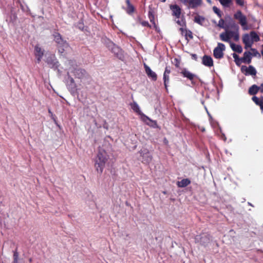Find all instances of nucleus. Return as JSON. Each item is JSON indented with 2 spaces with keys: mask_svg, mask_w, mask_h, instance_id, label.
Wrapping results in <instances>:
<instances>
[{
  "mask_svg": "<svg viewBox=\"0 0 263 263\" xmlns=\"http://www.w3.org/2000/svg\"><path fill=\"white\" fill-rule=\"evenodd\" d=\"M234 39L235 41H238L239 39V35L238 31H233V34L232 35V38Z\"/></svg>",
  "mask_w": 263,
  "mask_h": 263,
  "instance_id": "34",
  "label": "nucleus"
},
{
  "mask_svg": "<svg viewBox=\"0 0 263 263\" xmlns=\"http://www.w3.org/2000/svg\"><path fill=\"white\" fill-rule=\"evenodd\" d=\"M230 27H231V28L234 29L236 31L239 30V26L237 24H236L234 21H232L230 23Z\"/></svg>",
  "mask_w": 263,
  "mask_h": 263,
  "instance_id": "33",
  "label": "nucleus"
},
{
  "mask_svg": "<svg viewBox=\"0 0 263 263\" xmlns=\"http://www.w3.org/2000/svg\"><path fill=\"white\" fill-rule=\"evenodd\" d=\"M226 49L225 45L221 43H218L217 46L213 50V55L217 59H220L223 57V51Z\"/></svg>",
  "mask_w": 263,
  "mask_h": 263,
  "instance_id": "6",
  "label": "nucleus"
},
{
  "mask_svg": "<svg viewBox=\"0 0 263 263\" xmlns=\"http://www.w3.org/2000/svg\"><path fill=\"white\" fill-rule=\"evenodd\" d=\"M148 16L150 22L153 24L154 27L155 29H157V26L155 21V15L154 14V12L152 10H149L148 11Z\"/></svg>",
  "mask_w": 263,
  "mask_h": 263,
  "instance_id": "24",
  "label": "nucleus"
},
{
  "mask_svg": "<svg viewBox=\"0 0 263 263\" xmlns=\"http://www.w3.org/2000/svg\"><path fill=\"white\" fill-rule=\"evenodd\" d=\"M250 37L251 39V41L257 42L260 40V38L259 35L257 34V33L255 31H251L250 32Z\"/></svg>",
  "mask_w": 263,
  "mask_h": 263,
  "instance_id": "27",
  "label": "nucleus"
},
{
  "mask_svg": "<svg viewBox=\"0 0 263 263\" xmlns=\"http://www.w3.org/2000/svg\"><path fill=\"white\" fill-rule=\"evenodd\" d=\"M242 42L245 45V48L251 47L253 44V42L250 39V36L248 34H245L242 36Z\"/></svg>",
  "mask_w": 263,
  "mask_h": 263,
  "instance_id": "18",
  "label": "nucleus"
},
{
  "mask_svg": "<svg viewBox=\"0 0 263 263\" xmlns=\"http://www.w3.org/2000/svg\"><path fill=\"white\" fill-rule=\"evenodd\" d=\"M202 63L205 66L212 67L213 66V61L212 58L207 55H204L202 59Z\"/></svg>",
  "mask_w": 263,
  "mask_h": 263,
  "instance_id": "17",
  "label": "nucleus"
},
{
  "mask_svg": "<svg viewBox=\"0 0 263 263\" xmlns=\"http://www.w3.org/2000/svg\"><path fill=\"white\" fill-rule=\"evenodd\" d=\"M44 54V50L42 49L39 45H36L34 47V55L36 58L37 62L39 63L41 61Z\"/></svg>",
  "mask_w": 263,
  "mask_h": 263,
  "instance_id": "13",
  "label": "nucleus"
},
{
  "mask_svg": "<svg viewBox=\"0 0 263 263\" xmlns=\"http://www.w3.org/2000/svg\"><path fill=\"white\" fill-rule=\"evenodd\" d=\"M261 54L262 56V59H263V45H262V50L261 51Z\"/></svg>",
  "mask_w": 263,
  "mask_h": 263,
  "instance_id": "48",
  "label": "nucleus"
},
{
  "mask_svg": "<svg viewBox=\"0 0 263 263\" xmlns=\"http://www.w3.org/2000/svg\"><path fill=\"white\" fill-rule=\"evenodd\" d=\"M233 34V31H226L222 32L219 35L220 39L223 42L232 43L231 39H232V35Z\"/></svg>",
  "mask_w": 263,
  "mask_h": 263,
  "instance_id": "9",
  "label": "nucleus"
},
{
  "mask_svg": "<svg viewBox=\"0 0 263 263\" xmlns=\"http://www.w3.org/2000/svg\"><path fill=\"white\" fill-rule=\"evenodd\" d=\"M170 8L172 11V15L177 18H179L181 14V9L177 5H171Z\"/></svg>",
  "mask_w": 263,
  "mask_h": 263,
  "instance_id": "10",
  "label": "nucleus"
},
{
  "mask_svg": "<svg viewBox=\"0 0 263 263\" xmlns=\"http://www.w3.org/2000/svg\"><path fill=\"white\" fill-rule=\"evenodd\" d=\"M18 261V253L16 249L13 252V261Z\"/></svg>",
  "mask_w": 263,
  "mask_h": 263,
  "instance_id": "37",
  "label": "nucleus"
},
{
  "mask_svg": "<svg viewBox=\"0 0 263 263\" xmlns=\"http://www.w3.org/2000/svg\"><path fill=\"white\" fill-rule=\"evenodd\" d=\"M68 78L66 80V85L68 89L71 91H74L77 89V85L74 79L68 73Z\"/></svg>",
  "mask_w": 263,
  "mask_h": 263,
  "instance_id": "11",
  "label": "nucleus"
},
{
  "mask_svg": "<svg viewBox=\"0 0 263 263\" xmlns=\"http://www.w3.org/2000/svg\"><path fill=\"white\" fill-rule=\"evenodd\" d=\"M46 63L49 65V67L53 69H57L60 64L55 55H50L46 59Z\"/></svg>",
  "mask_w": 263,
  "mask_h": 263,
  "instance_id": "8",
  "label": "nucleus"
},
{
  "mask_svg": "<svg viewBox=\"0 0 263 263\" xmlns=\"http://www.w3.org/2000/svg\"><path fill=\"white\" fill-rule=\"evenodd\" d=\"M236 4L241 7H243L245 4V2L243 0H235Z\"/></svg>",
  "mask_w": 263,
  "mask_h": 263,
  "instance_id": "40",
  "label": "nucleus"
},
{
  "mask_svg": "<svg viewBox=\"0 0 263 263\" xmlns=\"http://www.w3.org/2000/svg\"><path fill=\"white\" fill-rule=\"evenodd\" d=\"M230 46L234 51L237 52L239 53H241L242 51V48L240 45H236L232 43L230 44Z\"/></svg>",
  "mask_w": 263,
  "mask_h": 263,
  "instance_id": "25",
  "label": "nucleus"
},
{
  "mask_svg": "<svg viewBox=\"0 0 263 263\" xmlns=\"http://www.w3.org/2000/svg\"><path fill=\"white\" fill-rule=\"evenodd\" d=\"M224 21L223 19H220L219 21L218 26L220 28H224Z\"/></svg>",
  "mask_w": 263,
  "mask_h": 263,
  "instance_id": "41",
  "label": "nucleus"
},
{
  "mask_svg": "<svg viewBox=\"0 0 263 263\" xmlns=\"http://www.w3.org/2000/svg\"><path fill=\"white\" fill-rule=\"evenodd\" d=\"M180 30L182 32H184V29H183L182 28H180Z\"/></svg>",
  "mask_w": 263,
  "mask_h": 263,
  "instance_id": "50",
  "label": "nucleus"
},
{
  "mask_svg": "<svg viewBox=\"0 0 263 263\" xmlns=\"http://www.w3.org/2000/svg\"><path fill=\"white\" fill-rule=\"evenodd\" d=\"M191 183L190 179L186 178L183 179L180 181H178L177 184L179 187H184L189 185Z\"/></svg>",
  "mask_w": 263,
  "mask_h": 263,
  "instance_id": "22",
  "label": "nucleus"
},
{
  "mask_svg": "<svg viewBox=\"0 0 263 263\" xmlns=\"http://www.w3.org/2000/svg\"><path fill=\"white\" fill-rule=\"evenodd\" d=\"M48 111L49 114L50 115L51 118H53L54 115L53 114V113L51 111V109L49 108Z\"/></svg>",
  "mask_w": 263,
  "mask_h": 263,
  "instance_id": "46",
  "label": "nucleus"
},
{
  "mask_svg": "<svg viewBox=\"0 0 263 263\" xmlns=\"http://www.w3.org/2000/svg\"><path fill=\"white\" fill-rule=\"evenodd\" d=\"M185 36L186 39H187V37H189L190 39H192L193 38L192 32L191 30H185Z\"/></svg>",
  "mask_w": 263,
  "mask_h": 263,
  "instance_id": "36",
  "label": "nucleus"
},
{
  "mask_svg": "<svg viewBox=\"0 0 263 263\" xmlns=\"http://www.w3.org/2000/svg\"><path fill=\"white\" fill-rule=\"evenodd\" d=\"M146 120H148L149 121H150V122H151L152 123H154L155 124H156V122L155 121H153L150 118H149L148 117L144 115V121H146Z\"/></svg>",
  "mask_w": 263,
  "mask_h": 263,
  "instance_id": "42",
  "label": "nucleus"
},
{
  "mask_svg": "<svg viewBox=\"0 0 263 263\" xmlns=\"http://www.w3.org/2000/svg\"><path fill=\"white\" fill-rule=\"evenodd\" d=\"M171 67H169V66H166L165 67V70H164V72L163 73V74L169 75L170 76V74L171 73Z\"/></svg>",
  "mask_w": 263,
  "mask_h": 263,
  "instance_id": "39",
  "label": "nucleus"
},
{
  "mask_svg": "<svg viewBox=\"0 0 263 263\" xmlns=\"http://www.w3.org/2000/svg\"><path fill=\"white\" fill-rule=\"evenodd\" d=\"M175 65L176 67L178 68L180 66V61L177 59H175Z\"/></svg>",
  "mask_w": 263,
  "mask_h": 263,
  "instance_id": "43",
  "label": "nucleus"
},
{
  "mask_svg": "<svg viewBox=\"0 0 263 263\" xmlns=\"http://www.w3.org/2000/svg\"><path fill=\"white\" fill-rule=\"evenodd\" d=\"M251 53L249 51H246L243 53V56L240 59L241 63L250 64L251 62Z\"/></svg>",
  "mask_w": 263,
  "mask_h": 263,
  "instance_id": "20",
  "label": "nucleus"
},
{
  "mask_svg": "<svg viewBox=\"0 0 263 263\" xmlns=\"http://www.w3.org/2000/svg\"><path fill=\"white\" fill-rule=\"evenodd\" d=\"M213 11L219 17H221L222 16V12L220 10L219 8H218L216 6H214L213 7Z\"/></svg>",
  "mask_w": 263,
  "mask_h": 263,
  "instance_id": "32",
  "label": "nucleus"
},
{
  "mask_svg": "<svg viewBox=\"0 0 263 263\" xmlns=\"http://www.w3.org/2000/svg\"><path fill=\"white\" fill-rule=\"evenodd\" d=\"M259 90L260 91V92H263V83H262L261 85H260V86L259 87Z\"/></svg>",
  "mask_w": 263,
  "mask_h": 263,
  "instance_id": "47",
  "label": "nucleus"
},
{
  "mask_svg": "<svg viewBox=\"0 0 263 263\" xmlns=\"http://www.w3.org/2000/svg\"><path fill=\"white\" fill-rule=\"evenodd\" d=\"M211 241V236L206 233H202L195 237V243L204 248L208 247Z\"/></svg>",
  "mask_w": 263,
  "mask_h": 263,
  "instance_id": "2",
  "label": "nucleus"
},
{
  "mask_svg": "<svg viewBox=\"0 0 263 263\" xmlns=\"http://www.w3.org/2000/svg\"><path fill=\"white\" fill-rule=\"evenodd\" d=\"M112 51L116 54V56L120 59L123 57L122 50L118 47H115L112 49Z\"/></svg>",
  "mask_w": 263,
  "mask_h": 263,
  "instance_id": "29",
  "label": "nucleus"
},
{
  "mask_svg": "<svg viewBox=\"0 0 263 263\" xmlns=\"http://www.w3.org/2000/svg\"><path fill=\"white\" fill-rule=\"evenodd\" d=\"M53 36L54 40L57 43L58 47L59 48V51L63 53L64 51V48L68 46V43L62 38L59 32H54Z\"/></svg>",
  "mask_w": 263,
  "mask_h": 263,
  "instance_id": "3",
  "label": "nucleus"
},
{
  "mask_svg": "<svg viewBox=\"0 0 263 263\" xmlns=\"http://www.w3.org/2000/svg\"><path fill=\"white\" fill-rule=\"evenodd\" d=\"M234 18L238 21L239 24L241 26L243 30L248 29L247 18L246 15L243 14L240 10H237L234 14Z\"/></svg>",
  "mask_w": 263,
  "mask_h": 263,
  "instance_id": "4",
  "label": "nucleus"
},
{
  "mask_svg": "<svg viewBox=\"0 0 263 263\" xmlns=\"http://www.w3.org/2000/svg\"><path fill=\"white\" fill-rule=\"evenodd\" d=\"M220 4L224 8L230 7L232 4V0H218Z\"/></svg>",
  "mask_w": 263,
  "mask_h": 263,
  "instance_id": "26",
  "label": "nucleus"
},
{
  "mask_svg": "<svg viewBox=\"0 0 263 263\" xmlns=\"http://www.w3.org/2000/svg\"><path fill=\"white\" fill-rule=\"evenodd\" d=\"M140 156L142 157V162L144 164H149L153 159V157L147 149H141L139 151Z\"/></svg>",
  "mask_w": 263,
  "mask_h": 263,
  "instance_id": "7",
  "label": "nucleus"
},
{
  "mask_svg": "<svg viewBox=\"0 0 263 263\" xmlns=\"http://www.w3.org/2000/svg\"><path fill=\"white\" fill-rule=\"evenodd\" d=\"M177 23H178V24H180V21H177Z\"/></svg>",
  "mask_w": 263,
  "mask_h": 263,
  "instance_id": "51",
  "label": "nucleus"
},
{
  "mask_svg": "<svg viewBox=\"0 0 263 263\" xmlns=\"http://www.w3.org/2000/svg\"><path fill=\"white\" fill-rule=\"evenodd\" d=\"M144 67L145 69V73H146L148 77L151 79L153 81H156L157 79V74L152 71L150 67L146 64H144Z\"/></svg>",
  "mask_w": 263,
  "mask_h": 263,
  "instance_id": "14",
  "label": "nucleus"
},
{
  "mask_svg": "<svg viewBox=\"0 0 263 263\" xmlns=\"http://www.w3.org/2000/svg\"><path fill=\"white\" fill-rule=\"evenodd\" d=\"M140 24L144 27H147L149 28H152L151 25L148 23L147 21H143L140 22Z\"/></svg>",
  "mask_w": 263,
  "mask_h": 263,
  "instance_id": "38",
  "label": "nucleus"
},
{
  "mask_svg": "<svg viewBox=\"0 0 263 263\" xmlns=\"http://www.w3.org/2000/svg\"><path fill=\"white\" fill-rule=\"evenodd\" d=\"M259 88V86L254 84L249 88L248 93L250 95H255L258 92Z\"/></svg>",
  "mask_w": 263,
  "mask_h": 263,
  "instance_id": "23",
  "label": "nucleus"
},
{
  "mask_svg": "<svg viewBox=\"0 0 263 263\" xmlns=\"http://www.w3.org/2000/svg\"><path fill=\"white\" fill-rule=\"evenodd\" d=\"M130 106H131V108H132V109L136 112L138 113V114H141V110L140 109V108H139V105H138V104L135 102H134L133 103H132L130 104Z\"/></svg>",
  "mask_w": 263,
  "mask_h": 263,
  "instance_id": "28",
  "label": "nucleus"
},
{
  "mask_svg": "<svg viewBox=\"0 0 263 263\" xmlns=\"http://www.w3.org/2000/svg\"><path fill=\"white\" fill-rule=\"evenodd\" d=\"M206 2L209 4H212V1L211 0H206Z\"/></svg>",
  "mask_w": 263,
  "mask_h": 263,
  "instance_id": "49",
  "label": "nucleus"
},
{
  "mask_svg": "<svg viewBox=\"0 0 263 263\" xmlns=\"http://www.w3.org/2000/svg\"><path fill=\"white\" fill-rule=\"evenodd\" d=\"M73 73L76 78L78 79H83L87 74L86 71L85 69L81 68L74 69Z\"/></svg>",
  "mask_w": 263,
  "mask_h": 263,
  "instance_id": "16",
  "label": "nucleus"
},
{
  "mask_svg": "<svg viewBox=\"0 0 263 263\" xmlns=\"http://www.w3.org/2000/svg\"><path fill=\"white\" fill-rule=\"evenodd\" d=\"M188 9H196L202 4V0H180Z\"/></svg>",
  "mask_w": 263,
  "mask_h": 263,
  "instance_id": "5",
  "label": "nucleus"
},
{
  "mask_svg": "<svg viewBox=\"0 0 263 263\" xmlns=\"http://www.w3.org/2000/svg\"><path fill=\"white\" fill-rule=\"evenodd\" d=\"M204 21V18L200 15H197L194 18V22L199 25H202V22Z\"/></svg>",
  "mask_w": 263,
  "mask_h": 263,
  "instance_id": "31",
  "label": "nucleus"
},
{
  "mask_svg": "<svg viewBox=\"0 0 263 263\" xmlns=\"http://www.w3.org/2000/svg\"><path fill=\"white\" fill-rule=\"evenodd\" d=\"M251 50L254 52V54L255 55H256L257 54H259L258 52L257 51V50L256 49L251 48Z\"/></svg>",
  "mask_w": 263,
  "mask_h": 263,
  "instance_id": "45",
  "label": "nucleus"
},
{
  "mask_svg": "<svg viewBox=\"0 0 263 263\" xmlns=\"http://www.w3.org/2000/svg\"><path fill=\"white\" fill-rule=\"evenodd\" d=\"M125 3L127 5L125 9L126 13L128 14H133L136 10L135 7L133 4H132L130 0H125Z\"/></svg>",
  "mask_w": 263,
  "mask_h": 263,
  "instance_id": "19",
  "label": "nucleus"
},
{
  "mask_svg": "<svg viewBox=\"0 0 263 263\" xmlns=\"http://www.w3.org/2000/svg\"><path fill=\"white\" fill-rule=\"evenodd\" d=\"M165 0H163V2H165Z\"/></svg>",
  "mask_w": 263,
  "mask_h": 263,
  "instance_id": "52",
  "label": "nucleus"
},
{
  "mask_svg": "<svg viewBox=\"0 0 263 263\" xmlns=\"http://www.w3.org/2000/svg\"><path fill=\"white\" fill-rule=\"evenodd\" d=\"M191 57L192 59L197 61V55L196 54H192Z\"/></svg>",
  "mask_w": 263,
  "mask_h": 263,
  "instance_id": "44",
  "label": "nucleus"
},
{
  "mask_svg": "<svg viewBox=\"0 0 263 263\" xmlns=\"http://www.w3.org/2000/svg\"><path fill=\"white\" fill-rule=\"evenodd\" d=\"M252 99L257 105L259 106L260 109L263 110V97L258 98L256 96H253Z\"/></svg>",
  "mask_w": 263,
  "mask_h": 263,
  "instance_id": "21",
  "label": "nucleus"
},
{
  "mask_svg": "<svg viewBox=\"0 0 263 263\" xmlns=\"http://www.w3.org/2000/svg\"><path fill=\"white\" fill-rule=\"evenodd\" d=\"M108 159V156L106 152L104 149H99L95 162V167L98 173H102Z\"/></svg>",
  "mask_w": 263,
  "mask_h": 263,
  "instance_id": "1",
  "label": "nucleus"
},
{
  "mask_svg": "<svg viewBox=\"0 0 263 263\" xmlns=\"http://www.w3.org/2000/svg\"><path fill=\"white\" fill-rule=\"evenodd\" d=\"M180 74L183 76V77L187 78L189 80L192 81V83L194 84L193 82L194 79L196 77V76L190 72L186 68H183L180 72Z\"/></svg>",
  "mask_w": 263,
  "mask_h": 263,
  "instance_id": "15",
  "label": "nucleus"
},
{
  "mask_svg": "<svg viewBox=\"0 0 263 263\" xmlns=\"http://www.w3.org/2000/svg\"><path fill=\"white\" fill-rule=\"evenodd\" d=\"M241 70L245 75L255 76L256 74L255 69L251 65L249 66L248 67L246 66H242L241 68Z\"/></svg>",
  "mask_w": 263,
  "mask_h": 263,
  "instance_id": "12",
  "label": "nucleus"
},
{
  "mask_svg": "<svg viewBox=\"0 0 263 263\" xmlns=\"http://www.w3.org/2000/svg\"><path fill=\"white\" fill-rule=\"evenodd\" d=\"M233 57L234 59L235 62L237 65L239 64L240 62L241 63V58H239V56L237 54L233 53Z\"/></svg>",
  "mask_w": 263,
  "mask_h": 263,
  "instance_id": "35",
  "label": "nucleus"
},
{
  "mask_svg": "<svg viewBox=\"0 0 263 263\" xmlns=\"http://www.w3.org/2000/svg\"><path fill=\"white\" fill-rule=\"evenodd\" d=\"M163 80L164 82V85L165 86V88L166 89V91H168V83L170 82V76L169 75H165L163 74Z\"/></svg>",
  "mask_w": 263,
  "mask_h": 263,
  "instance_id": "30",
  "label": "nucleus"
}]
</instances>
